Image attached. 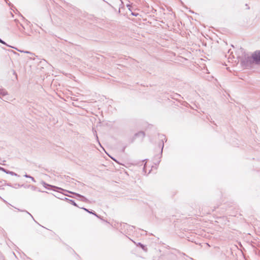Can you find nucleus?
Here are the masks:
<instances>
[{"instance_id": "f03ea898", "label": "nucleus", "mask_w": 260, "mask_h": 260, "mask_svg": "<svg viewBox=\"0 0 260 260\" xmlns=\"http://www.w3.org/2000/svg\"><path fill=\"white\" fill-rule=\"evenodd\" d=\"M141 133H142V134L143 136L144 135V133L142 132Z\"/></svg>"}, {"instance_id": "7ed1b4c3", "label": "nucleus", "mask_w": 260, "mask_h": 260, "mask_svg": "<svg viewBox=\"0 0 260 260\" xmlns=\"http://www.w3.org/2000/svg\"><path fill=\"white\" fill-rule=\"evenodd\" d=\"M0 42L3 43V41L0 39Z\"/></svg>"}, {"instance_id": "f257e3e1", "label": "nucleus", "mask_w": 260, "mask_h": 260, "mask_svg": "<svg viewBox=\"0 0 260 260\" xmlns=\"http://www.w3.org/2000/svg\"><path fill=\"white\" fill-rule=\"evenodd\" d=\"M252 58L256 62L260 61V52H255L252 55Z\"/></svg>"}]
</instances>
